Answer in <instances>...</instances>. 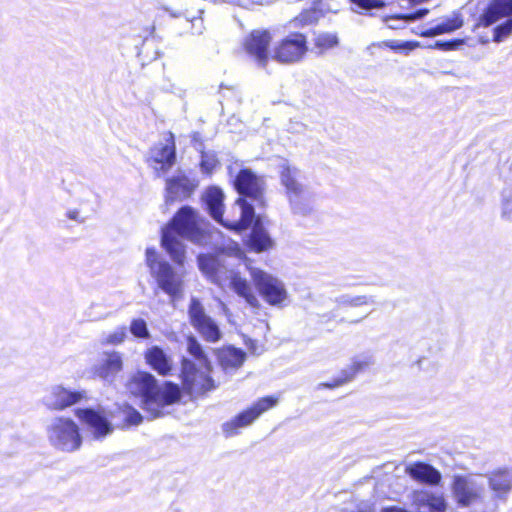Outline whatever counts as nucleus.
Here are the masks:
<instances>
[{"instance_id": "obj_1", "label": "nucleus", "mask_w": 512, "mask_h": 512, "mask_svg": "<svg viewBox=\"0 0 512 512\" xmlns=\"http://www.w3.org/2000/svg\"><path fill=\"white\" fill-rule=\"evenodd\" d=\"M206 226L199 213L186 205L162 228L161 245L175 264L183 266L186 260V245L182 239L198 245L209 242Z\"/></svg>"}, {"instance_id": "obj_2", "label": "nucleus", "mask_w": 512, "mask_h": 512, "mask_svg": "<svg viewBox=\"0 0 512 512\" xmlns=\"http://www.w3.org/2000/svg\"><path fill=\"white\" fill-rule=\"evenodd\" d=\"M128 391L141 398V407L151 419L163 417L166 407L181 400V389L178 384L166 381L162 386L149 372L138 371L127 383Z\"/></svg>"}, {"instance_id": "obj_3", "label": "nucleus", "mask_w": 512, "mask_h": 512, "mask_svg": "<svg viewBox=\"0 0 512 512\" xmlns=\"http://www.w3.org/2000/svg\"><path fill=\"white\" fill-rule=\"evenodd\" d=\"M233 186L239 194L235 203L240 208V217L231 222V227L235 232H242L252 224L255 218V207L266 206V182L250 168H242L234 176Z\"/></svg>"}, {"instance_id": "obj_4", "label": "nucleus", "mask_w": 512, "mask_h": 512, "mask_svg": "<svg viewBox=\"0 0 512 512\" xmlns=\"http://www.w3.org/2000/svg\"><path fill=\"white\" fill-rule=\"evenodd\" d=\"M197 262L200 271L214 284L225 287L228 286L239 297L253 309H260L261 304L255 295L250 283L246 278L241 277L240 273L229 267L221 257L210 254H199Z\"/></svg>"}, {"instance_id": "obj_5", "label": "nucleus", "mask_w": 512, "mask_h": 512, "mask_svg": "<svg viewBox=\"0 0 512 512\" xmlns=\"http://www.w3.org/2000/svg\"><path fill=\"white\" fill-rule=\"evenodd\" d=\"M302 178L301 171L297 167L287 162L280 165V182L285 188L292 212L306 216L312 208L309 203V192Z\"/></svg>"}, {"instance_id": "obj_6", "label": "nucleus", "mask_w": 512, "mask_h": 512, "mask_svg": "<svg viewBox=\"0 0 512 512\" xmlns=\"http://www.w3.org/2000/svg\"><path fill=\"white\" fill-rule=\"evenodd\" d=\"M146 264L158 287L172 299L179 298L183 291L182 277L175 271L169 262L159 259L154 248L146 249Z\"/></svg>"}, {"instance_id": "obj_7", "label": "nucleus", "mask_w": 512, "mask_h": 512, "mask_svg": "<svg viewBox=\"0 0 512 512\" xmlns=\"http://www.w3.org/2000/svg\"><path fill=\"white\" fill-rule=\"evenodd\" d=\"M47 437L53 447L65 452L76 451L82 444L78 425L65 417H55L50 421Z\"/></svg>"}, {"instance_id": "obj_8", "label": "nucleus", "mask_w": 512, "mask_h": 512, "mask_svg": "<svg viewBox=\"0 0 512 512\" xmlns=\"http://www.w3.org/2000/svg\"><path fill=\"white\" fill-rule=\"evenodd\" d=\"M512 0H492L479 17L475 25L488 27L504 17H508L503 23L493 29V41L501 43L512 34Z\"/></svg>"}, {"instance_id": "obj_9", "label": "nucleus", "mask_w": 512, "mask_h": 512, "mask_svg": "<svg viewBox=\"0 0 512 512\" xmlns=\"http://www.w3.org/2000/svg\"><path fill=\"white\" fill-rule=\"evenodd\" d=\"M212 367L198 368L190 359L181 361V379L184 389L189 394L201 395L216 388L214 379L209 375Z\"/></svg>"}, {"instance_id": "obj_10", "label": "nucleus", "mask_w": 512, "mask_h": 512, "mask_svg": "<svg viewBox=\"0 0 512 512\" xmlns=\"http://www.w3.org/2000/svg\"><path fill=\"white\" fill-rule=\"evenodd\" d=\"M250 276L262 298L272 306H280L287 298L284 283L273 275L255 267H250Z\"/></svg>"}, {"instance_id": "obj_11", "label": "nucleus", "mask_w": 512, "mask_h": 512, "mask_svg": "<svg viewBox=\"0 0 512 512\" xmlns=\"http://www.w3.org/2000/svg\"><path fill=\"white\" fill-rule=\"evenodd\" d=\"M188 317L191 326L207 342L216 343L221 340L223 334L217 322L210 317L196 297H191L188 306Z\"/></svg>"}, {"instance_id": "obj_12", "label": "nucleus", "mask_w": 512, "mask_h": 512, "mask_svg": "<svg viewBox=\"0 0 512 512\" xmlns=\"http://www.w3.org/2000/svg\"><path fill=\"white\" fill-rule=\"evenodd\" d=\"M451 492L457 505L466 508L482 500L484 484L473 475H454Z\"/></svg>"}, {"instance_id": "obj_13", "label": "nucleus", "mask_w": 512, "mask_h": 512, "mask_svg": "<svg viewBox=\"0 0 512 512\" xmlns=\"http://www.w3.org/2000/svg\"><path fill=\"white\" fill-rule=\"evenodd\" d=\"M278 399L273 396H266L259 399L247 410L236 415L232 420L222 424V431L226 437L234 436L240 428L246 427L254 422L262 413L274 407Z\"/></svg>"}, {"instance_id": "obj_14", "label": "nucleus", "mask_w": 512, "mask_h": 512, "mask_svg": "<svg viewBox=\"0 0 512 512\" xmlns=\"http://www.w3.org/2000/svg\"><path fill=\"white\" fill-rule=\"evenodd\" d=\"M308 51L307 38L299 32L290 33L273 50V59L280 63L292 64L302 60Z\"/></svg>"}, {"instance_id": "obj_15", "label": "nucleus", "mask_w": 512, "mask_h": 512, "mask_svg": "<svg viewBox=\"0 0 512 512\" xmlns=\"http://www.w3.org/2000/svg\"><path fill=\"white\" fill-rule=\"evenodd\" d=\"M199 185L196 177H190L179 171L166 179V203L182 201L189 198Z\"/></svg>"}, {"instance_id": "obj_16", "label": "nucleus", "mask_w": 512, "mask_h": 512, "mask_svg": "<svg viewBox=\"0 0 512 512\" xmlns=\"http://www.w3.org/2000/svg\"><path fill=\"white\" fill-rule=\"evenodd\" d=\"M85 391H72L62 385L51 386L42 399L49 410L61 411L84 399Z\"/></svg>"}, {"instance_id": "obj_17", "label": "nucleus", "mask_w": 512, "mask_h": 512, "mask_svg": "<svg viewBox=\"0 0 512 512\" xmlns=\"http://www.w3.org/2000/svg\"><path fill=\"white\" fill-rule=\"evenodd\" d=\"M76 416L88 427L95 439H102L114 430L103 411L93 408L77 409Z\"/></svg>"}, {"instance_id": "obj_18", "label": "nucleus", "mask_w": 512, "mask_h": 512, "mask_svg": "<svg viewBox=\"0 0 512 512\" xmlns=\"http://www.w3.org/2000/svg\"><path fill=\"white\" fill-rule=\"evenodd\" d=\"M489 489L493 498L499 501H507L512 492V467L497 468L486 474Z\"/></svg>"}, {"instance_id": "obj_19", "label": "nucleus", "mask_w": 512, "mask_h": 512, "mask_svg": "<svg viewBox=\"0 0 512 512\" xmlns=\"http://www.w3.org/2000/svg\"><path fill=\"white\" fill-rule=\"evenodd\" d=\"M271 35L267 30H254L245 39L246 52L254 57L258 65L264 67L268 62V48Z\"/></svg>"}, {"instance_id": "obj_20", "label": "nucleus", "mask_w": 512, "mask_h": 512, "mask_svg": "<svg viewBox=\"0 0 512 512\" xmlns=\"http://www.w3.org/2000/svg\"><path fill=\"white\" fill-rule=\"evenodd\" d=\"M224 197L222 189L217 186H210L203 193L202 201L205 205V209L216 222L234 231L231 227L232 221L224 220L223 218Z\"/></svg>"}, {"instance_id": "obj_21", "label": "nucleus", "mask_w": 512, "mask_h": 512, "mask_svg": "<svg viewBox=\"0 0 512 512\" xmlns=\"http://www.w3.org/2000/svg\"><path fill=\"white\" fill-rule=\"evenodd\" d=\"M122 368L123 360L119 352H104L99 361L93 366V373L104 381L112 382Z\"/></svg>"}, {"instance_id": "obj_22", "label": "nucleus", "mask_w": 512, "mask_h": 512, "mask_svg": "<svg viewBox=\"0 0 512 512\" xmlns=\"http://www.w3.org/2000/svg\"><path fill=\"white\" fill-rule=\"evenodd\" d=\"M249 227H251V231L247 237L246 245L250 250L261 253L273 248L274 240L263 227L259 217L255 216Z\"/></svg>"}, {"instance_id": "obj_23", "label": "nucleus", "mask_w": 512, "mask_h": 512, "mask_svg": "<svg viewBox=\"0 0 512 512\" xmlns=\"http://www.w3.org/2000/svg\"><path fill=\"white\" fill-rule=\"evenodd\" d=\"M413 480L429 486H437L442 480V475L438 469L425 462H415L405 469Z\"/></svg>"}, {"instance_id": "obj_24", "label": "nucleus", "mask_w": 512, "mask_h": 512, "mask_svg": "<svg viewBox=\"0 0 512 512\" xmlns=\"http://www.w3.org/2000/svg\"><path fill=\"white\" fill-rule=\"evenodd\" d=\"M150 160L160 164V170L166 172L175 162L176 152L173 135L170 133L166 142H160L150 149Z\"/></svg>"}, {"instance_id": "obj_25", "label": "nucleus", "mask_w": 512, "mask_h": 512, "mask_svg": "<svg viewBox=\"0 0 512 512\" xmlns=\"http://www.w3.org/2000/svg\"><path fill=\"white\" fill-rule=\"evenodd\" d=\"M217 361L225 373L238 370L246 360V352L234 346H226L216 350Z\"/></svg>"}, {"instance_id": "obj_26", "label": "nucleus", "mask_w": 512, "mask_h": 512, "mask_svg": "<svg viewBox=\"0 0 512 512\" xmlns=\"http://www.w3.org/2000/svg\"><path fill=\"white\" fill-rule=\"evenodd\" d=\"M145 360L161 376H167L172 371L173 362L171 357L159 346L155 345L147 349Z\"/></svg>"}, {"instance_id": "obj_27", "label": "nucleus", "mask_w": 512, "mask_h": 512, "mask_svg": "<svg viewBox=\"0 0 512 512\" xmlns=\"http://www.w3.org/2000/svg\"><path fill=\"white\" fill-rule=\"evenodd\" d=\"M187 352L191 355L202 368L209 370L211 362L209 361L201 343L194 335L187 337Z\"/></svg>"}, {"instance_id": "obj_28", "label": "nucleus", "mask_w": 512, "mask_h": 512, "mask_svg": "<svg viewBox=\"0 0 512 512\" xmlns=\"http://www.w3.org/2000/svg\"><path fill=\"white\" fill-rule=\"evenodd\" d=\"M357 375L356 370L354 369L353 365H349L348 367L344 368L339 376L335 378L332 382H324L319 384V388H328L333 389L339 386H342L350 381H352Z\"/></svg>"}, {"instance_id": "obj_29", "label": "nucleus", "mask_w": 512, "mask_h": 512, "mask_svg": "<svg viewBox=\"0 0 512 512\" xmlns=\"http://www.w3.org/2000/svg\"><path fill=\"white\" fill-rule=\"evenodd\" d=\"M370 302H374L373 297L366 295L351 296L349 294H343L335 298V303L340 307H359Z\"/></svg>"}, {"instance_id": "obj_30", "label": "nucleus", "mask_w": 512, "mask_h": 512, "mask_svg": "<svg viewBox=\"0 0 512 512\" xmlns=\"http://www.w3.org/2000/svg\"><path fill=\"white\" fill-rule=\"evenodd\" d=\"M121 413L124 418L123 428L138 426L143 422V416L141 413L128 404H125L123 407H121Z\"/></svg>"}, {"instance_id": "obj_31", "label": "nucleus", "mask_w": 512, "mask_h": 512, "mask_svg": "<svg viewBox=\"0 0 512 512\" xmlns=\"http://www.w3.org/2000/svg\"><path fill=\"white\" fill-rule=\"evenodd\" d=\"M464 24L463 18L460 13L454 12L452 17L444 18L439 24V28L443 34L454 32L461 28Z\"/></svg>"}, {"instance_id": "obj_32", "label": "nucleus", "mask_w": 512, "mask_h": 512, "mask_svg": "<svg viewBox=\"0 0 512 512\" xmlns=\"http://www.w3.org/2000/svg\"><path fill=\"white\" fill-rule=\"evenodd\" d=\"M130 332L136 338L147 339L150 333L144 319H133L130 324Z\"/></svg>"}, {"instance_id": "obj_33", "label": "nucleus", "mask_w": 512, "mask_h": 512, "mask_svg": "<svg viewBox=\"0 0 512 512\" xmlns=\"http://www.w3.org/2000/svg\"><path fill=\"white\" fill-rule=\"evenodd\" d=\"M356 370L357 374L365 371L371 365L374 364L373 356L368 354H362L354 357L351 363Z\"/></svg>"}, {"instance_id": "obj_34", "label": "nucleus", "mask_w": 512, "mask_h": 512, "mask_svg": "<svg viewBox=\"0 0 512 512\" xmlns=\"http://www.w3.org/2000/svg\"><path fill=\"white\" fill-rule=\"evenodd\" d=\"M218 161L214 154L202 152L200 168L203 173L211 174L216 167Z\"/></svg>"}, {"instance_id": "obj_35", "label": "nucleus", "mask_w": 512, "mask_h": 512, "mask_svg": "<svg viewBox=\"0 0 512 512\" xmlns=\"http://www.w3.org/2000/svg\"><path fill=\"white\" fill-rule=\"evenodd\" d=\"M127 336V328L125 326L118 327L115 331L107 335L105 342L107 344L117 345L122 343Z\"/></svg>"}, {"instance_id": "obj_36", "label": "nucleus", "mask_w": 512, "mask_h": 512, "mask_svg": "<svg viewBox=\"0 0 512 512\" xmlns=\"http://www.w3.org/2000/svg\"><path fill=\"white\" fill-rule=\"evenodd\" d=\"M337 44V36L331 33L320 34L316 39V45L321 48H332Z\"/></svg>"}, {"instance_id": "obj_37", "label": "nucleus", "mask_w": 512, "mask_h": 512, "mask_svg": "<svg viewBox=\"0 0 512 512\" xmlns=\"http://www.w3.org/2000/svg\"><path fill=\"white\" fill-rule=\"evenodd\" d=\"M429 10L426 8L418 9L412 13L401 14L398 18H390L391 20H404L405 22L416 21L424 18Z\"/></svg>"}, {"instance_id": "obj_38", "label": "nucleus", "mask_w": 512, "mask_h": 512, "mask_svg": "<svg viewBox=\"0 0 512 512\" xmlns=\"http://www.w3.org/2000/svg\"><path fill=\"white\" fill-rule=\"evenodd\" d=\"M463 43L462 40L453 39L448 41L438 40L435 42L433 48L442 50V51H450L457 49Z\"/></svg>"}, {"instance_id": "obj_39", "label": "nucleus", "mask_w": 512, "mask_h": 512, "mask_svg": "<svg viewBox=\"0 0 512 512\" xmlns=\"http://www.w3.org/2000/svg\"><path fill=\"white\" fill-rule=\"evenodd\" d=\"M350 2L363 10H371L372 8H382L385 5L382 0H350Z\"/></svg>"}, {"instance_id": "obj_40", "label": "nucleus", "mask_w": 512, "mask_h": 512, "mask_svg": "<svg viewBox=\"0 0 512 512\" xmlns=\"http://www.w3.org/2000/svg\"><path fill=\"white\" fill-rule=\"evenodd\" d=\"M385 46L393 49V50H399V49H407V50H413L416 47H418V42H402L398 43L396 41H386L383 43Z\"/></svg>"}, {"instance_id": "obj_41", "label": "nucleus", "mask_w": 512, "mask_h": 512, "mask_svg": "<svg viewBox=\"0 0 512 512\" xmlns=\"http://www.w3.org/2000/svg\"><path fill=\"white\" fill-rule=\"evenodd\" d=\"M224 251L228 255L234 256V257H236L238 259H241L244 256V251L239 246V244L235 243V242H232V243L228 244L227 247H225Z\"/></svg>"}, {"instance_id": "obj_42", "label": "nucleus", "mask_w": 512, "mask_h": 512, "mask_svg": "<svg viewBox=\"0 0 512 512\" xmlns=\"http://www.w3.org/2000/svg\"><path fill=\"white\" fill-rule=\"evenodd\" d=\"M431 512H445L446 504L442 497H434L429 502Z\"/></svg>"}, {"instance_id": "obj_43", "label": "nucleus", "mask_w": 512, "mask_h": 512, "mask_svg": "<svg viewBox=\"0 0 512 512\" xmlns=\"http://www.w3.org/2000/svg\"><path fill=\"white\" fill-rule=\"evenodd\" d=\"M442 34H443L442 30L439 28V26L437 24V25L423 31L421 33V36L422 37H435V36L442 35Z\"/></svg>"}, {"instance_id": "obj_44", "label": "nucleus", "mask_w": 512, "mask_h": 512, "mask_svg": "<svg viewBox=\"0 0 512 512\" xmlns=\"http://www.w3.org/2000/svg\"><path fill=\"white\" fill-rule=\"evenodd\" d=\"M66 216L71 220L77 221L78 223H84L85 221V218L80 217V212L77 209L69 210Z\"/></svg>"}, {"instance_id": "obj_45", "label": "nucleus", "mask_w": 512, "mask_h": 512, "mask_svg": "<svg viewBox=\"0 0 512 512\" xmlns=\"http://www.w3.org/2000/svg\"><path fill=\"white\" fill-rule=\"evenodd\" d=\"M400 15L393 16L392 18H398ZM391 17H386L384 21L387 23L388 28L390 29H399L400 25L395 22H399L400 20H391Z\"/></svg>"}, {"instance_id": "obj_46", "label": "nucleus", "mask_w": 512, "mask_h": 512, "mask_svg": "<svg viewBox=\"0 0 512 512\" xmlns=\"http://www.w3.org/2000/svg\"><path fill=\"white\" fill-rule=\"evenodd\" d=\"M512 215V204L508 201L503 205L502 216L504 218L510 219Z\"/></svg>"}, {"instance_id": "obj_47", "label": "nucleus", "mask_w": 512, "mask_h": 512, "mask_svg": "<svg viewBox=\"0 0 512 512\" xmlns=\"http://www.w3.org/2000/svg\"><path fill=\"white\" fill-rule=\"evenodd\" d=\"M199 138H200V134H199V133H195V134L193 135V140H194V141H197Z\"/></svg>"}, {"instance_id": "obj_48", "label": "nucleus", "mask_w": 512, "mask_h": 512, "mask_svg": "<svg viewBox=\"0 0 512 512\" xmlns=\"http://www.w3.org/2000/svg\"><path fill=\"white\" fill-rule=\"evenodd\" d=\"M228 173L229 175L232 177L233 176V167L232 166H229L228 167Z\"/></svg>"}, {"instance_id": "obj_49", "label": "nucleus", "mask_w": 512, "mask_h": 512, "mask_svg": "<svg viewBox=\"0 0 512 512\" xmlns=\"http://www.w3.org/2000/svg\"><path fill=\"white\" fill-rule=\"evenodd\" d=\"M480 42H481V43H483V44H485V43H487V42H488V39H485V38H482V37H481V38H480Z\"/></svg>"}, {"instance_id": "obj_50", "label": "nucleus", "mask_w": 512, "mask_h": 512, "mask_svg": "<svg viewBox=\"0 0 512 512\" xmlns=\"http://www.w3.org/2000/svg\"><path fill=\"white\" fill-rule=\"evenodd\" d=\"M360 321H361V319H358V320H352V321H350V323H352V324H356V323H359Z\"/></svg>"}, {"instance_id": "obj_51", "label": "nucleus", "mask_w": 512, "mask_h": 512, "mask_svg": "<svg viewBox=\"0 0 512 512\" xmlns=\"http://www.w3.org/2000/svg\"><path fill=\"white\" fill-rule=\"evenodd\" d=\"M252 2H256V0H251Z\"/></svg>"}]
</instances>
